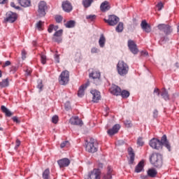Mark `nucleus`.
Listing matches in <instances>:
<instances>
[{
    "label": "nucleus",
    "mask_w": 179,
    "mask_h": 179,
    "mask_svg": "<svg viewBox=\"0 0 179 179\" xmlns=\"http://www.w3.org/2000/svg\"><path fill=\"white\" fill-rule=\"evenodd\" d=\"M54 30V24H50L48 29V33H51Z\"/></svg>",
    "instance_id": "5fc2aeb1"
},
{
    "label": "nucleus",
    "mask_w": 179,
    "mask_h": 179,
    "mask_svg": "<svg viewBox=\"0 0 179 179\" xmlns=\"http://www.w3.org/2000/svg\"><path fill=\"white\" fill-rule=\"evenodd\" d=\"M55 21L57 23H61L62 22V16H61V15L56 16Z\"/></svg>",
    "instance_id": "c03bdc74"
},
{
    "label": "nucleus",
    "mask_w": 179,
    "mask_h": 179,
    "mask_svg": "<svg viewBox=\"0 0 179 179\" xmlns=\"http://www.w3.org/2000/svg\"><path fill=\"white\" fill-rule=\"evenodd\" d=\"M115 30L117 33H122V31H124V23L119 22V24L116 27Z\"/></svg>",
    "instance_id": "2f4dec72"
},
{
    "label": "nucleus",
    "mask_w": 179,
    "mask_h": 179,
    "mask_svg": "<svg viewBox=\"0 0 179 179\" xmlns=\"http://www.w3.org/2000/svg\"><path fill=\"white\" fill-rule=\"evenodd\" d=\"M147 174L148 177H151V178H155V177L157 176V171H156V169H148V171H147Z\"/></svg>",
    "instance_id": "a878e982"
},
{
    "label": "nucleus",
    "mask_w": 179,
    "mask_h": 179,
    "mask_svg": "<svg viewBox=\"0 0 179 179\" xmlns=\"http://www.w3.org/2000/svg\"><path fill=\"white\" fill-rule=\"evenodd\" d=\"M128 153L129 156V164H134V162H135V152H134L132 148H128Z\"/></svg>",
    "instance_id": "5701e85b"
},
{
    "label": "nucleus",
    "mask_w": 179,
    "mask_h": 179,
    "mask_svg": "<svg viewBox=\"0 0 179 179\" xmlns=\"http://www.w3.org/2000/svg\"><path fill=\"white\" fill-rule=\"evenodd\" d=\"M129 92L125 90L120 91V96L122 99H128L129 97Z\"/></svg>",
    "instance_id": "f704fd0d"
},
{
    "label": "nucleus",
    "mask_w": 179,
    "mask_h": 179,
    "mask_svg": "<svg viewBox=\"0 0 179 179\" xmlns=\"http://www.w3.org/2000/svg\"><path fill=\"white\" fill-rule=\"evenodd\" d=\"M89 85H90V82L87 81L85 84L82 85L79 87L78 92V97H83V96H85V90H86Z\"/></svg>",
    "instance_id": "dca6fc26"
},
{
    "label": "nucleus",
    "mask_w": 179,
    "mask_h": 179,
    "mask_svg": "<svg viewBox=\"0 0 179 179\" xmlns=\"http://www.w3.org/2000/svg\"><path fill=\"white\" fill-rule=\"evenodd\" d=\"M69 143V142H68V141H64L63 143H62L60 144V148L62 149H63V148H65L66 146V145H68Z\"/></svg>",
    "instance_id": "864d4df0"
},
{
    "label": "nucleus",
    "mask_w": 179,
    "mask_h": 179,
    "mask_svg": "<svg viewBox=\"0 0 179 179\" xmlns=\"http://www.w3.org/2000/svg\"><path fill=\"white\" fill-rule=\"evenodd\" d=\"M44 22H43V21H38L37 23H36V28L38 29V30H39V31H41V30H43V24Z\"/></svg>",
    "instance_id": "58836bf2"
},
{
    "label": "nucleus",
    "mask_w": 179,
    "mask_h": 179,
    "mask_svg": "<svg viewBox=\"0 0 179 179\" xmlns=\"http://www.w3.org/2000/svg\"><path fill=\"white\" fill-rule=\"evenodd\" d=\"M120 124H115L112 129H110L107 131V134H109L110 136H113V135H115L120 131Z\"/></svg>",
    "instance_id": "412c9836"
},
{
    "label": "nucleus",
    "mask_w": 179,
    "mask_h": 179,
    "mask_svg": "<svg viewBox=\"0 0 179 179\" xmlns=\"http://www.w3.org/2000/svg\"><path fill=\"white\" fill-rule=\"evenodd\" d=\"M89 76H90V78H92V79L94 80V83L96 86L101 83V79H100V76H101V74L100 73V71H94L90 73Z\"/></svg>",
    "instance_id": "0eeeda50"
},
{
    "label": "nucleus",
    "mask_w": 179,
    "mask_h": 179,
    "mask_svg": "<svg viewBox=\"0 0 179 179\" xmlns=\"http://www.w3.org/2000/svg\"><path fill=\"white\" fill-rule=\"evenodd\" d=\"M105 23H108L109 26H115L118 22H120V17H117V15H109L108 19H103Z\"/></svg>",
    "instance_id": "6e6552de"
},
{
    "label": "nucleus",
    "mask_w": 179,
    "mask_h": 179,
    "mask_svg": "<svg viewBox=\"0 0 179 179\" xmlns=\"http://www.w3.org/2000/svg\"><path fill=\"white\" fill-rule=\"evenodd\" d=\"M76 24V22L75 20H69L64 23V26L66 29H73L75 25Z\"/></svg>",
    "instance_id": "bb28decb"
},
{
    "label": "nucleus",
    "mask_w": 179,
    "mask_h": 179,
    "mask_svg": "<svg viewBox=\"0 0 179 179\" xmlns=\"http://www.w3.org/2000/svg\"><path fill=\"white\" fill-rule=\"evenodd\" d=\"M69 122L71 125H80V127L83 125V122H82V120L79 119V117L78 116H73L71 117Z\"/></svg>",
    "instance_id": "2eb2a0df"
},
{
    "label": "nucleus",
    "mask_w": 179,
    "mask_h": 179,
    "mask_svg": "<svg viewBox=\"0 0 179 179\" xmlns=\"http://www.w3.org/2000/svg\"><path fill=\"white\" fill-rule=\"evenodd\" d=\"M58 29H59V27H58V25H54L53 24V30L55 31H58Z\"/></svg>",
    "instance_id": "680f3d73"
},
{
    "label": "nucleus",
    "mask_w": 179,
    "mask_h": 179,
    "mask_svg": "<svg viewBox=\"0 0 179 179\" xmlns=\"http://www.w3.org/2000/svg\"><path fill=\"white\" fill-rule=\"evenodd\" d=\"M20 4L21 6H23L24 8H27L30 6V0H20Z\"/></svg>",
    "instance_id": "c756f323"
},
{
    "label": "nucleus",
    "mask_w": 179,
    "mask_h": 179,
    "mask_svg": "<svg viewBox=\"0 0 179 179\" xmlns=\"http://www.w3.org/2000/svg\"><path fill=\"white\" fill-rule=\"evenodd\" d=\"M124 125L127 128H129V127H132V124L131 123V121H129V120H125L124 121Z\"/></svg>",
    "instance_id": "a18cd8bd"
},
{
    "label": "nucleus",
    "mask_w": 179,
    "mask_h": 179,
    "mask_svg": "<svg viewBox=\"0 0 179 179\" xmlns=\"http://www.w3.org/2000/svg\"><path fill=\"white\" fill-rule=\"evenodd\" d=\"M111 6H110V3L107 1H105L101 3L100 10L101 12H107V10H110Z\"/></svg>",
    "instance_id": "aec40b11"
},
{
    "label": "nucleus",
    "mask_w": 179,
    "mask_h": 179,
    "mask_svg": "<svg viewBox=\"0 0 179 179\" xmlns=\"http://www.w3.org/2000/svg\"><path fill=\"white\" fill-rule=\"evenodd\" d=\"M137 145H138V146H143V145H145V142H143V138L138 137L137 140Z\"/></svg>",
    "instance_id": "ea45409f"
},
{
    "label": "nucleus",
    "mask_w": 179,
    "mask_h": 179,
    "mask_svg": "<svg viewBox=\"0 0 179 179\" xmlns=\"http://www.w3.org/2000/svg\"><path fill=\"white\" fill-rule=\"evenodd\" d=\"M45 9H47V3L45 1H42L38 3V13L40 17H43V16H45Z\"/></svg>",
    "instance_id": "1a4fd4ad"
},
{
    "label": "nucleus",
    "mask_w": 179,
    "mask_h": 179,
    "mask_svg": "<svg viewBox=\"0 0 179 179\" xmlns=\"http://www.w3.org/2000/svg\"><path fill=\"white\" fill-rule=\"evenodd\" d=\"M98 52H100V49L93 47L91 48V53L92 54H98Z\"/></svg>",
    "instance_id": "79ce46f5"
},
{
    "label": "nucleus",
    "mask_w": 179,
    "mask_h": 179,
    "mask_svg": "<svg viewBox=\"0 0 179 179\" xmlns=\"http://www.w3.org/2000/svg\"><path fill=\"white\" fill-rule=\"evenodd\" d=\"M141 55H144V57H147V55H149V53L148 52L143 50L141 51Z\"/></svg>",
    "instance_id": "bf43d9fd"
},
{
    "label": "nucleus",
    "mask_w": 179,
    "mask_h": 179,
    "mask_svg": "<svg viewBox=\"0 0 179 179\" xmlns=\"http://www.w3.org/2000/svg\"><path fill=\"white\" fill-rule=\"evenodd\" d=\"M65 110H66V111H69V110H71V103L69 102H66L65 103Z\"/></svg>",
    "instance_id": "8fccbe9b"
},
{
    "label": "nucleus",
    "mask_w": 179,
    "mask_h": 179,
    "mask_svg": "<svg viewBox=\"0 0 179 179\" xmlns=\"http://www.w3.org/2000/svg\"><path fill=\"white\" fill-rule=\"evenodd\" d=\"M148 177H149L148 175H141V179H148Z\"/></svg>",
    "instance_id": "e2e57ef3"
},
{
    "label": "nucleus",
    "mask_w": 179,
    "mask_h": 179,
    "mask_svg": "<svg viewBox=\"0 0 179 179\" xmlns=\"http://www.w3.org/2000/svg\"><path fill=\"white\" fill-rule=\"evenodd\" d=\"M111 94L113 96H121V88L117 85H113L110 89Z\"/></svg>",
    "instance_id": "a211bd4d"
},
{
    "label": "nucleus",
    "mask_w": 179,
    "mask_h": 179,
    "mask_svg": "<svg viewBox=\"0 0 179 179\" xmlns=\"http://www.w3.org/2000/svg\"><path fill=\"white\" fill-rule=\"evenodd\" d=\"M1 110L2 113H4L6 117H12V112L8 109L5 106H1Z\"/></svg>",
    "instance_id": "cd10ccee"
},
{
    "label": "nucleus",
    "mask_w": 179,
    "mask_h": 179,
    "mask_svg": "<svg viewBox=\"0 0 179 179\" xmlns=\"http://www.w3.org/2000/svg\"><path fill=\"white\" fill-rule=\"evenodd\" d=\"M10 65V61H6L4 64L3 65V68H5L6 66H9Z\"/></svg>",
    "instance_id": "4d7b16f0"
},
{
    "label": "nucleus",
    "mask_w": 179,
    "mask_h": 179,
    "mask_svg": "<svg viewBox=\"0 0 179 179\" xmlns=\"http://www.w3.org/2000/svg\"><path fill=\"white\" fill-rule=\"evenodd\" d=\"M43 87H44V85H43V80H38L37 88L39 90V92H42L43 91Z\"/></svg>",
    "instance_id": "4c0bfd02"
},
{
    "label": "nucleus",
    "mask_w": 179,
    "mask_h": 179,
    "mask_svg": "<svg viewBox=\"0 0 179 179\" xmlns=\"http://www.w3.org/2000/svg\"><path fill=\"white\" fill-rule=\"evenodd\" d=\"M128 47L129 49L130 50L132 54H134V55H136L138 52H139V50L138 49V46L136 45V43L132 40H129L128 41Z\"/></svg>",
    "instance_id": "9b49d317"
},
{
    "label": "nucleus",
    "mask_w": 179,
    "mask_h": 179,
    "mask_svg": "<svg viewBox=\"0 0 179 179\" xmlns=\"http://www.w3.org/2000/svg\"><path fill=\"white\" fill-rule=\"evenodd\" d=\"M64 33V30L59 29L56 31L53 34L52 41L55 43H62V34Z\"/></svg>",
    "instance_id": "9d476101"
},
{
    "label": "nucleus",
    "mask_w": 179,
    "mask_h": 179,
    "mask_svg": "<svg viewBox=\"0 0 179 179\" xmlns=\"http://www.w3.org/2000/svg\"><path fill=\"white\" fill-rule=\"evenodd\" d=\"M157 117H159V111L155 109L153 111V118H157Z\"/></svg>",
    "instance_id": "09e8293b"
},
{
    "label": "nucleus",
    "mask_w": 179,
    "mask_h": 179,
    "mask_svg": "<svg viewBox=\"0 0 179 179\" xmlns=\"http://www.w3.org/2000/svg\"><path fill=\"white\" fill-rule=\"evenodd\" d=\"M93 3V0H83V6L84 8H90Z\"/></svg>",
    "instance_id": "7c9ffc66"
},
{
    "label": "nucleus",
    "mask_w": 179,
    "mask_h": 179,
    "mask_svg": "<svg viewBox=\"0 0 179 179\" xmlns=\"http://www.w3.org/2000/svg\"><path fill=\"white\" fill-rule=\"evenodd\" d=\"M55 61L56 64H59V55L57 53L55 55Z\"/></svg>",
    "instance_id": "de8ad7c7"
},
{
    "label": "nucleus",
    "mask_w": 179,
    "mask_h": 179,
    "mask_svg": "<svg viewBox=\"0 0 179 179\" xmlns=\"http://www.w3.org/2000/svg\"><path fill=\"white\" fill-rule=\"evenodd\" d=\"M164 6L163 5V3H162V2L158 3L157 5V8H158V10H162V9H163Z\"/></svg>",
    "instance_id": "49530a36"
},
{
    "label": "nucleus",
    "mask_w": 179,
    "mask_h": 179,
    "mask_svg": "<svg viewBox=\"0 0 179 179\" xmlns=\"http://www.w3.org/2000/svg\"><path fill=\"white\" fill-rule=\"evenodd\" d=\"M26 55H27V52H26L25 50H22V59H26Z\"/></svg>",
    "instance_id": "3c124183"
},
{
    "label": "nucleus",
    "mask_w": 179,
    "mask_h": 179,
    "mask_svg": "<svg viewBox=\"0 0 179 179\" xmlns=\"http://www.w3.org/2000/svg\"><path fill=\"white\" fill-rule=\"evenodd\" d=\"M99 167H101V169H103V164H99Z\"/></svg>",
    "instance_id": "338daca9"
},
{
    "label": "nucleus",
    "mask_w": 179,
    "mask_h": 179,
    "mask_svg": "<svg viewBox=\"0 0 179 179\" xmlns=\"http://www.w3.org/2000/svg\"><path fill=\"white\" fill-rule=\"evenodd\" d=\"M13 121L14 122H17V124L19 123V122H20L19 121V119H17V117H13Z\"/></svg>",
    "instance_id": "052dcab7"
},
{
    "label": "nucleus",
    "mask_w": 179,
    "mask_h": 179,
    "mask_svg": "<svg viewBox=\"0 0 179 179\" xmlns=\"http://www.w3.org/2000/svg\"><path fill=\"white\" fill-rule=\"evenodd\" d=\"M6 1L8 0H0V3L1 4L6 3Z\"/></svg>",
    "instance_id": "0e129e2a"
},
{
    "label": "nucleus",
    "mask_w": 179,
    "mask_h": 179,
    "mask_svg": "<svg viewBox=\"0 0 179 179\" xmlns=\"http://www.w3.org/2000/svg\"><path fill=\"white\" fill-rule=\"evenodd\" d=\"M52 122L53 124H58V115H55L52 117Z\"/></svg>",
    "instance_id": "37998d69"
},
{
    "label": "nucleus",
    "mask_w": 179,
    "mask_h": 179,
    "mask_svg": "<svg viewBox=\"0 0 179 179\" xmlns=\"http://www.w3.org/2000/svg\"><path fill=\"white\" fill-rule=\"evenodd\" d=\"M141 29L144 31H145V33H150V31H152V28L150 27L149 24H148L146 20H143L141 22Z\"/></svg>",
    "instance_id": "4be33fe9"
},
{
    "label": "nucleus",
    "mask_w": 179,
    "mask_h": 179,
    "mask_svg": "<svg viewBox=\"0 0 179 179\" xmlns=\"http://www.w3.org/2000/svg\"><path fill=\"white\" fill-rule=\"evenodd\" d=\"M90 93L92 95L93 103H99V100H101V94L97 90H92Z\"/></svg>",
    "instance_id": "ddd939ff"
},
{
    "label": "nucleus",
    "mask_w": 179,
    "mask_h": 179,
    "mask_svg": "<svg viewBox=\"0 0 179 179\" xmlns=\"http://www.w3.org/2000/svg\"><path fill=\"white\" fill-rule=\"evenodd\" d=\"M20 146V141L19 139H17L15 141V149H17Z\"/></svg>",
    "instance_id": "6e6d98bb"
},
{
    "label": "nucleus",
    "mask_w": 179,
    "mask_h": 179,
    "mask_svg": "<svg viewBox=\"0 0 179 179\" xmlns=\"http://www.w3.org/2000/svg\"><path fill=\"white\" fill-rule=\"evenodd\" d=\"M111 173H113V169H111V166H108V173L105 176V178L106 179H112L113 176L111 175Z\"/></svg>",
    "instance_id": "c9c22d12"
},
{
    "label": "nucleus",
    "mask_w": 179,
    "mask_h": 179,
    "mask_svg": "<svg viewBox=\"0 0 179 179\" xmlns=\"http://www.w3.org/2000/svg\"><path fill=\"white\" fill-rule=\"evenodd\" d=\"M96 17V15H90L86 16V19H87V20H91V22H93V20H94Z\"/></svg>",
    "instance_id": "a19ab883"
},
{
    "label": "nucleus",
    "mask_w": 179,
    "mask_h": 179,
    "mask_svg": "<svg viewBox=\"0 0 179 179\" xmlns=\"http://www.w3.org/2000/svg\"><path fill=\"white\" fill-rule=\"evenodd\" d=\"M97 141L94 138H91L86 145V150L89 153H95L97 151Z\"/></svg>",
    "instance_id": "20e7f679"
},
{
    "label": "nucleus",
    "mask_w": 179,
    "mask_h": 179,
    "mask_svg": "<svg viewBox=\"0 0 179 179\" xmlns=\"http://www.w3.org/2000/svg\"><path fill=\"white\" fill-rule=\"evenodd\" d=\"M150 162L156 169H160L163 166V156L159 152H153L150 156Z\"/></svg>",
    "instance_id": "f03ea898"
},
{
    "label": "nucleus",
    "mask_w": 179,
    "mask_h": 179,
    "mask_svg": "<svg viewBox=\"0 0 179 179\" xmlns=\"http://www.w3.org/2000/svg\"><path fill=\"white\" fill-rule=\"evenodd\" d=\"M175 66H176V68H179V63H176Z\"/></svg>",
    "instance_id": "69168bd1"
},
{
    "label": "nucleus",
    "mask_w": 179,
    "mask_h": 179,
    "mask_svg": "<svg viewBox=\"0 0 179 179\" xmlns=\"http://www.w3.org/2000/svg\"><path fill=\"white\" fill-rule=\"evenodd\" d=\"M9 86V80L6 78L0 82V87H8Z\"/></svg>",
    "instance_id": "473e14b6"
},
{
    "label": "nucleus",
    "mask_w": 179,
    "mask_h": 179,
    "mask_svg": "<svg viewBox=\"0 0 179 179\" xmlns=\"http://www.w3.org/2000/svg\"><path fill=\"white\" fill-rule=\"evenodd\" d=\"M41 62L43 65H45V63L47 62V56H45L44 53L41 54Z\"/></svg>",
    "instance_id": "e433bc0d"
},
{
    "label": "nucleus",
    "mask_w": 179,
    "mask_h": 179,
    "mask_svg": "<svg viewBox=\"0 0 179 179\" xmlns=\"http://www.w3.org/2000/svg\"><path fill=\"white\" fill-rule=\"evenodd\" d=\"M10 7L14 8V9H20V7L19 6L15 5V2L10 3Z\"/></svg>",
    "instance_id": "603ef678"
},
{
    "label": "nucleus",
    "mask_w": 179,
    "mask_h": 179,
    "mask_svg": "<svg viewBox=\"0 0 179 179\" xmlns=\"http://www.w3.org/2000/svg\"><path fill=\"white\" fill-rule=\"evenodd\" d=\"M99 45L100 48H104L106 47V36H104V34H101L99 39Z\"/></svg>",
    "instance_id": "393cba45"
},
{
    "label": "nucleus",
    "mask_w": 179,
    "mask_h": 179,
    "mask_svg": "<svg viewBox=\"0 0 179 179\" xmlns=\"http://www.w3.org/2000/svg\"><path fill=\"white\" fill-rule=\"evenodd\" d=\"M158 29H159V30H161V31H164V33H165V34H170V33H171V31H172L171 27H170L169 25H167V24H159Z\"/></svg>",
    "instance_id": "4468645a"
},
{
    "label": "nucleus",
    "mask_w": 179,
    "mask_h": 179,
    "mask_svg": "<svg viewBox=\"0 0 179 179\" xmlns=\"http://www.w3.org/2000/svg\"><path fill=\"white\" fill-rule=\"evenodd\" d=\"M116 71L120 76H127L129 72V66L123 60H120L116 66Z\"/></svg>",
    "instance_id": "7ed1b4c3"
},
{
    "label": "nucleus",
    "mask_w": 179,
    "mask_h": 179,
    "mask_svg": "<svg viewBox=\"0 0 179 179\" xmlns=\"http://www.w3.org/2000/svg\"><path fill=\"white\" fill-rule=\"evenodd\" d=\"M149 145L150 148L156 150H160V149H163V146H164L169 152H171V145H170V142L167 140V136H166V134L162 136L161 141L156 138H152L150 141Z\"/></svg>",
    "instance_id": "f257e3e1"
},
{
    "label": "nucleus",
    "mask_w": 179,
    "mask_h": 179,
    "mask_svg": "<svg viewBox=\"0 0 179 179\" xmlns=\"http://www.w3.org/2000/svg\"><path fill=\"white\" fill-rule=\"evenodd\" d=\"M161 96L162 99H165L166 101H167V100H170V96H169V92H167V90H166V88L162 89Z\"/></svg>",
    "instance_id": "c85d7f7f"
},
{
    "label": "nucleus",
    "mask_w": 179,
    "mask_h": 179,
    "mask_svg": "<svg viewBox=\"0 0 179 179\" xmlns=\"http://www.w3.org/2000/svg\"><path fill=\"white\" fill-rule=\"evenodd\" d=\"M34 45H36V41L33 42Z\"/></svg>",
    "instance_id": "774afa93"
},
{
    "label": "nucleus",
    "mask_w": 179,
    "mask_h": 179,
    "mask_svg": "<svg viewBox=\"0 0 179 179\" xmlns=\"http://www.w3.org/2000/svg\"><path fill=\"white\" fill-rule=\"evenodd\" d=\"M144 162L143 161H141L135 168V172L136 173H141V171H145V169H143L144 167Z\"/></svg>",
    "instance_id": "b1692460"
},
{
    "label": "nucleus",
    "mask_w": 179,
    "mask_h": 179,
    "mask_svg": "<svg viewBox=\"0 0 179 179\" xmlns=\"http://www.w3.org/2000/svg\"><path fill=\"white\" fill-rule=\"evenodd\" d=\"M154 93H156L157 94V96H160V92L159 91V89L158 88H155L154 90Z\"/></svg>",
    "instance_id": "13d9d810"
},
{
    "label": "nucleus",
    "mask_w": 179,
    "mask_h": 179,
    "mask_svg": "<svg viewBox=\"0 0 179 179\" xmlns=\"http://www.w3.org/2000/svg\"><path fill=\"white\" fill-rule=\"evenodd\" d=\"M62 8L64 12H67V13H69V12H71L73 7L71 2L66 1L62 2Z\"/></svg>",
    "instance_id": "6ab92c4d"
},
{
    "label": "nucleus",
    "mask_w": 179,
    "mask_h": 179,
    "mask_svg": "<svg viewBox=\"0 0 179 179\" xmlns=\"http://www.w3.org/2000/svg\"><path fill=\"white\" fill-rule=\"evenodd\" d=\"M69 82V71L66 70L62 71L59 77V84L65 85H67Z\"/></svg>",
    "instance_id": "423d86ee"
},
{
    "label": "nucleus",
    "mask_w": 179,
    "mask_h": 179,
    "mask_svg": "<svg viewBox=\"0 0 179 179\" xmlns=\"http://www.w3.org/2000/svg\"><path fill=\"white\" fill-rule=\"evenodd\" d=\"M57 164H59L60 169L64 167H68L69 164H71V161L68 158H63L62 159H59L57 161Z\"/></svg>",
    "instance_id": "f3484780"
},
{
    "label": "nucleus",
    "mask_w": 179,
    "mask_h": 179,
    "mask_svg": "<svg viewBox=\"0 0 179 179\" xmlns=\"http://www.w3.org/2000/svg\"><path fill=\"white\" fill-rule=\"evenodd\" d=\"M17 19V15L16 13H13L11 11H8L6 13V17L5 19L6 22H8L9 23H13L14 22H16V20Z\"/></svg>",
    "instance_id": "f8f14e48"
},
{
    "label": "nucleus",
    "mask_w": 179,
    "mask_h": 179,
    "mask_svg": "<svg viewBox=\"0 0 179 179\" xmlns=\"http://www.w3.org/2000/svg\"><path fill=\"white\" fill-rule=\"evenodd\" d=\"M42 178L43 179H50V169H45L42 174Z\"/></svg>",
    "instance_id": "72a5a7b5"
},
{
    "label": "nucleus",
    "mask_w": 179,
    "mask_h": 179,
    "mask_svg": "<svg viewBox=\"0 0 179 179\" xmlns=\"http://www.w3.org/2000/svg\"><path fill=\"white\" fill-rule=\"evenodd\" d=\"M101 178V171L100 169H94L85 179H100Z\"/></svg>",
    "instance_id": "39448f33"
}]
</instances>
